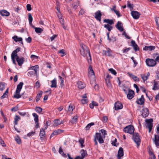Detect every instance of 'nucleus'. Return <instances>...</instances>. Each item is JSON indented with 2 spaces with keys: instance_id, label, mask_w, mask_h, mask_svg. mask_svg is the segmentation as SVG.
Returning a JSON list of instances; mask_svg holds the SVG:
<instances>
[{
  "instance_id": "4d7b16f0",
  "label": "nucleus",
  "mask_w": 159,
  "mask_h": 159,
  "mask_svg": "<svg viewBox=\"0 0 159 159\" xmlns=\"http://www.w3.org/2000/svg\"><path fill=\"white\" fill-rule=\"evenodd\" d=\"M31 69L34 71L35 69V70H37L39 69V66L38 65H36L34 66H33L31 67Z\"/></svg>"
},
{
  "instance_id": "9b49d317",
  "label": "nucleus",
  "mask_w": 159,
  "mask_h": 159,
  "mask_svg": "<svg viewBox=\"0 0 159 159\" xmlns=\"http://www.w3.org/2000/svg\"><path fill=\"white\" fill-rule=\"evenodd\" d=\"M124 155V151L123 148L120 147L119 148L118 152L117 157L118 159H121V158Z\"/></svg>"
},
{
  "instance_id": "2f4dec72",
  "label": "nucleus",
  "mask_w": 159,
  "mask_h": 159,
  "mask_svg": "<svg viewBox=\"0 0 159 159\" xmlns=\"http://www.w3.org/2000/svg\"><path fill=\"white\" fill-rule=\"evenodd\" d=\"M52 84L50 86L51 88H56L57 87V82L56 79H54L51 81Z\"/></svg>"
},
{
  "instance_id": "ea45409f",
  "label": "nucleus",
  "mask_w": 159,
  "mask_h": 159,
  "mask_svg": "<svg viewBox=\"0 0 159 159\" xmlns=\"http://www.w3.org/2000/svg\"><path fill=\"white\" fill-rule=\"evenodd\" d=\"M20 119V117L16 115L15 116V117L14 118V124L17 125L18 124V121L19 119Z\"/></svg>"
},
{
  "instance_id": "bf43d9fd",
  "label": "nucleus",
  "mask_w": 159,
  "mask_h": 159,
  "mask_svg": "<svg viewBox=\"0 0 159 159\" xmlns=\"http://www.w3.org/2000/svg\"><path fill=\"white\" fill-rule=\"evenodd\" d=\"M131 49V48H127L123 49L122 50L123 51V53H125L126 52H127L129 50H130Z\"/></svg>"
},
{
  "instance_id": "c03bdc74",
  "label": "nucleus",
  "mask_w": 159,
  "mask_h": 159,
  "mask_svg": "<svg viewBox=\"0 0 159 159\" xmlns=\"http://www.w3.org/2000/svg\"><path fill=\"white\" fill-rule=\"evenodd\" d=\"M104 27L107 29L109 31H111L112 29V27L109 24L105 25Z\"/></svg>"
},
{
  "instance_id": "6e6552de",
  "label": "nucleus",
  "mask_w": 159,
  "mask_h": 159,
  "mask_svg": "<svg viewBox=\"0 0 159 159\" xmlns=\"http://www.w3.org/2000/svg\"><path fill=\"white\" fill-rule=\"evenodd\" d=\"M16 60L19 66H21L25 61V58L24 57H20L17 55L16 57Z\"/></svg>"
},
{
  "instance_id": "f03ea898",
  "label": "nucleus",
  "mask_w": 159,
  "mask_h": 159,
  "mask_svg": "<svg viewBox=\"0 0 159 159\" xmlns=\"http://www.w3.org/2000/svg\"><path fill=\"white\" fill-rule=\"evenodd\" d=\"M99 131V133H96L94 139H103L105 138V136L107 135L106 130L101 129Z\"/></svg>"
},
{
  "instance_id": "bb28decb",
  "label": "nucleus",
  "mask_w": 159,
  "mask_h": 159,
  "mask_svg": "<svg viewBox=\"0 0 159 159\" xmlns=\"http://www.w3.org/2000/svg\"><path fill=\"white\" fill-rule=\"evenodd\" d=\"M12 39L16 42H20V41H22L23 39L22 38L18 37L16 35L12 37Z\"/></svg>"
},
{
  "instance_id": "9d476101",
  "label": "nucleus",
  "mask_w": 159,
  "mask_h": 159,
  "mask_svg": "<svg viewBox=\"0 0 159 159\" xmlns=\"http://www.w3.org/2000/svg\"><path fill=\"white\" fill-rule=\"evenodd\" d=\"M131 14L133 17L134 19H137L139 18L140 15L139 12L137 11H133L131 12Z\"/></svg>"
},
{
  "instance_id": "c85d7f7f",
  "label": "nucleus",
  "mask_w": 159,
  "mask_h": 159,
  "mask_svg": "<svg viewBox=\"0 0 159 159\" xmlns=\"http://www.w3.org/2000/svg\"><path fill=\"white\" fill-rule=\"evenodd\" d=\"M103 22L108 24L109 25H112L114 24V21L112 20L109 19H105L103 20Z\"/></svg>"
},
{
  "instance_id": "c9c22d12",
  "label": "nucleus",
  "mask_w": 159,
  "mask_h": 159,
  "mask_svg": "<svg viewBox=\"0 0 159 159\" xmlns=\"http://www.w3.org/2000/svg\"><path fill=\"white\" fill-rule=\"evenodd\" d=\"M45 132L43 129H41L39 133V136L40 138H43V136L45 135Z\"/></svg>"
},
{
  "instance_id": "5701e85b",
  "label": "nucleus",
  "mask_w": 159,
  "mask_h": 159,
  "mask_svg": "<svg viewBox=\"0 0 159 159\" xmlns=\"http://www.w3.org/2000/svg\"><path fill=\"white\" fill-rule=\"evenodd\" d=\"M20 91L17 90L16 91L13 97L16 98H19L23 96V94H21V95H20Z\"/></svg>"
},
{
  "instance_id": "6e6d98bb",
  "label": "nucleus",
  "mask_w": 159,
  "mask_h": 159,
  "mask_svg": "<svg viewBox=\"0 0 159 159\" xmlns=\"http://www.w3.org/2000/svg\"><path fill=\"white\" fill-rule=\"evenodd\" d=\"M153 142L157 147L159 146V140H154Z\"/></svg>"
},
{
  "instance_id": "4468645a",
  "label": "nucleus",
  "mask_w": 159,
  "mask_h": 159,
  "mask_svg": "<svg viewBox=\"0 0 159 159\" xmlns=\"http://www.w3.org/2000/svg\"><path fill=\"white\" fill-rule=\"evenodd\" d=\"M64 130L61 129H58L57 130H55L51 134L50 138H51L54 135H57L59 134H60L61 133L63 132Z\"/></svg>"
},
{
  "instance_id": "0e129e2a",
  "label": "nucleus",
  "mask_w": 159,
  "mask_h": 159,
  "mask_svg": "<svg viewBox=\"0 0 159 159\" xmlns=\"http://www.w3.org/2000/svg\"><path fill=\"white\" fill-rule=\"evenodd\" d=\"M27 9L28 11H30L32 10V8L31 7V5L29 4H28L26 5Z\"/></svg>"
},
{
  "instance_id": "c756f323",
  "label": "nucleus",
  "mask_w": 159,
  "mask_h": 159,
  "mask_svg": "<svg viewBox=\"0 0 159 159\" xmlns=\"http://www.w3.org/2000/svg\"><path fill=\"white\" fill-rule=\"evenodd\" d=\"M63 122L62 120L61 121H60L59 120H54V126H57L58 125H60L61 124H63Z\"/></svg>"
},
{
  "instance_id": "412c9836",
  "label": "nucleus",
  "mask_w": 159,
  "mask_h": 159,
  "mask_svg": "<svg viewBox=\"0 0 159 159\" xmlns=\"http://www.w3.org/2000/svg\"><path fill=\"white\" fill-rule=\"evenodd\" d=\"M155 47L154 46H146L144 47V48H143V49L146 51H152L154 50L155 49Z\"/></svg>"
},
{
  "instance_id": "5fc2aeb1",
  "label": "nucleus",
  "mask_w": 159,
  "mask_h": 159,
  "mask_svg": "<svg viewBox=\"0 0 159 159\" xmlns=\"http://www.w3.org/2000/svg\"><path fill=\"white\" fill-rule=\"evenodd\" d=\"M18 105H17L16 106L12 108L11 109V110L12 111H16L18 110Z\"/></svg>"
},
{
  "instance_id": "603ef678",
  "label": "nucleus",
  "mask_w": 159,
  "mask_h": 159,
  "mask_svg": "<svg viewBox=\"0 0 159 159\" xmlns=\"http://www.w3.org/2000/svg\"><path fill=\"white\" fill-rule=\"evenodd\" d=\"M59 53L61 54V57H63L66 55L64 49L61 50L58 52Z\"/></svg>"
},
{
  "instance_id": "4c0bfd02",
  "label": "nucleus",
  "mask_w": 159,
  "mask_h": 159,
  "mask_svg": "<svg viewBox=\"0 0 159 159\" xmlns=\"http://www.w3.org/2000/svg\"><path fill=\"white\" fill-rule=\"evenodd\" d=\"M59 153L60 154H61L62 156L64 157H66V154L64 153L63 152L62 149L61 147H60L59 149Z\"/></svg>"
},
{
  "instance_id": "a19ab883",
  "label": "nucleus",
  "mask_w": 159,
  "mask_h": 159,
  "mask_svg": "<svg viewBox=\"0 0 159 159\" xmlns=\"http://www.w3.org/2000/svg\"><path fill=\"white\" fill-rule=\"evenodd\" d=\"M75 108L74 106L72 105H70L68 107V111L72 113V112Z\"/></svg>"
},
{
  "instance_id": "49530a36",
  "label": "nucleus",
  "mask_w": 159,
  "mask_h": 159,
  "mask_svg": "<svg viewBox=\"0 0 159 159\" xmlns=\"http://www.w3.org/2000/svg\"><path fill=\"white\" fill-rule=\"evenodd\" d=\"M106 84L108 87H110L111 86V84L110 82V80L107 79H105Z\"/></svg>"
},
{
  "instance_id": "1a4fd4ad",
  "label": "nucleus",
  "mask_w": 159,
  "mask_h": 159,
  "mask_svg": "<svg viewBox=\"0 0 159 159\" xmlns=\"http://www.w3.org/2000/svg\"><path fill=\"white\" fill-rule=\"evenodd\" d=\"M127 95V98L129 99L130 100L134 97V92L133 90L129 89Z\"/></svg>"
},
{
  "instance_id": "37998d69",
  "label": "nucleus",
  "mask_w": 159,
  "mask_h": 159,
  "mask_svg": "<svg viewBox=\"0 0 159 159\" xmlns=\"http://www.w3.org/2000/svg\"><path fill=\"white\" fill-rule=\"evenodd\" d=\"M140 76L144 82L147 80L148 78V76L145 75H144L143 74H140Z\"/></svg>"
},
{
  "instance_id": "79ce46f5",
  "label": "nucleus",
  "mask_w": 159,
  "mask_h": 159,
  "mask_svg": "<svg viewBox=\"0 0 159 159\" xmlns=\"http://www.w3.org/2000/svg\"><path fill=\"white\" fill-rule=\"evenodd\" d=\"M35 110L37 113H40L42 111L43 109L41 107H36L35 108Z\"/></svg>"
},
{
  "instance_id": "de8ad7c7",
  "label": "nucleus",
  "mask_w": 159,
  "mask_h": 159,
  "mask_svg": "<svg viewBox=\"0 0 159 159\" xmlns=\"http://www.w3.org/2000/svg\"><path fill=\"white\" fill-rule=\"evenodd\" d=\"M134 141L137 144L138 148L141 142V140H134Z\"/></svg>"
},
{
  "instance_id": "0eeeda50",
  "label": "nucleus",
  "mask_w": 159,
  "mask_h": 159,
  "mask_svg": "<svg viewBox=\"0 0 159 159\" xmlns=\"http://www.w3.org/2000/svg\"><path fill=\"white\" fill-rule=\"evenodd\" d=\"M106 49V50H103L102 51V55L109 57H112V55L111 54V50L109 48H107Z\"/></svg>"
},
{
  "instance_id": "a211bd4d",
  "label": "nucleus",
  "mask_w": 159,
  "mask_h": 159,
  "mask_svg": "<svg viewBox=\"0 0 159 159\" xmlns=\"http://www.w3.org/2000/svg\"><path fill=\"white\" fill-rule=\"evenodd\" d=\"M152 57L154 59V61H156V63L157 62L159 63V54L157 53H154L152 55Z\"/></svg>"
},
{
  "instance_id": "4be33fe9",
  "label": "nucleus",
  "mask_w": 159,
  "mask_h": 159,
  "mask_svg": "<svg viewBox=\"0 0 159 159\" xmlns=\"http://www.w3.org/2000/svg\"><path fill=\"white\" fill-rule=\"evenodd\" d=\"M154 85L152 89L154 90H156L159 89V83H158V82L155 81V80H154Z\"/></svg>"
},
{
  "instance_id": "8fccbe9b",
  "label": "nucleus",
  "mask_w": 159,
  "mask_h": 159,
  "mask_svg": "<svg viewBox=\"0 0 159 159\" xmlns=\"http://www.w3.org/2000/svg\"><path fill=\"white\" fill-rule=\"evenodd\" d=\"M78 5L79 3L78 2H75L72 4L73 8L75 9H76L77 8Z\"/></svg>"
},
{
  "instance_id": "dca6fc26",
  "label": "nucleus",
  "mask_w": 159,
  "mask_h": 159,
  "mask_svg": "<svg viewBox=\"0 0 159 159\" xmlns=\"http://www.w3.org/2000/svg\"><path fill=\"white\" fill-rule=\"evenodd\" d=\"M149 114V110L148 108H144L143 110L142 116L143 117H147Z\"/></svg>"
},
{
  "instance_id": "6ab92c4d",
  "label": "nucleus",
  "mask_w": 159,
  "mask_h": 159,
  "mask_svg": "<svg viewBox=\"0 0 159 159\" xmlns=\"http://www.w3.org/2000/svg\"><path fill=\"white\" fill-rule=\"evenodd\" d=\"M78 88L80 89H82L85 88L86 84L84 82L80 81L78 82Z\"/></svg>"
},
{
  "instance_id": "aec40b11",
  "label": "nucleus",
  "mask_w": 159,
  "mask_h": 159,
  "mask_svg": "<svg viewBox=\"0 0 159 159\" xmlns=\"http://www.w3.org/2000/svg\"><path fill=\"white\" fill-rule=\"evenodd\" d=\"M131 43L132 46L133 47L135 51H139V48L137 44L134 41L132 40Z\"/></svg>"
},
{
  "instance_id": "f704fd0d",
  "label": "nucleus",
  "mask_w": 159,
  "mask_h": 159,
  "mask_svg": "<svg viewBox=\"0 0 159 159\" xmlns=\"http://www.w3.org/2000/svg\"><path fill=\"white\" fill-rule=\"evenodd\" d=\"M94 125V123L93 122H91L88 124L85 128V130H89L91 126L93 125Z\"/></svg>"
},
{
  "instance_id": "f257e3e1",
  "label": "nucleus",
  "mask_w": 159,
  "mask_h": 159,
  "mask_svg": "<svg viewBox=\"0 0 159 159\" xmlns=\"http://www.w3.org/2000/svg\"><path fill=\"white\" fill-rule=\"evenodd\" d=\"M81 47L80 49V54L84 57L86 56V53L85 52L88 53L89 54V57L90 60L91 61V58L90 51L89 48L85 45L83 44H81L80 45Z\"/></svg>"
},
{
  "instance_id": "a18cd8bd",
  "label": "nucleus",
  "mask_w": 159,
  "mask_h": 159,
  "mask_svg": "<svg viewBox=\"0 0 159 159\" xmlns=\"http://www.w3.org/2000/svg\"><path fill=\"white\" fill-rule=\"evenodd\" d=\"M78 120V117L77 116H74L72 120H71V122L72 123H74L77 122Z\"/></svg>"
},
{
  "instance_id": "20e7f679",
  "label": "nucleus",
  "mask_w": 159,
  "mask_h": 159,
  "mask_svg": "<svg viewBox=\"0 0 159 159\" xmlns=\"http://www.w3.org/2000/svg\"><path fill=\"white\" fill-rule=\"evenodd\" d=\"M124 131L125 133H128L130 134H132L134 132V128L133 125H129L125 127L124 129Z\"/></svg>"
},
{
  "instance_id": "774afa93",
  "label": "nucleus",
  "mask_w": 159,
  "mask_h": 159,
  "mask_svg": "<svg viewBox=\"0 0 159 159\" xmlns=\"http://www.w3.org/2000/svg\"><path fill=\"white\" fill-rule=\"evenodd\" d=\"M128 74L129 76L131 78H132L133 80L134 79L135 76V75H133V74L130 73H128Z\"/></svg>"
},
{
  "instance_id": "680f3d73",
  "label": "nucleus",
  "mask_w": 159,
  "mask_h": 159,
  "mask_svg": "<svg viewBox=\"0 0 159 159\" xmlns=\"http://www.w3.org/2000/svg\"><path fill=\"white\" fill-rule=\"evenodd\" d=\"M114 12L116 13V14L117 16L118 17H120L121 16L120 14V11L118 10H114Z\"/></svg>"
},
{
  "instance_id": "864d4df0",
  "label": "nucleus",
  "mask_w": 159,
  "mask_h": 159,
  "mask_svg": "<svg viewBox=\"0 0 159 159\" xmlns=\"http://www.w3.org/2000/svg\"><path fill=\"white\" fill-rule=\"evenodd\" d=\"M109 70L110 72H111V73L113 74V75H116V71H115V70H114L113 69H112V68H110V69H109Z\"/></svg>"
},
{
  "instance_id": "cd10ccee",
  "label": "nucleus",
  "mask_w": 159,
  "mask_h": 159,
  "mask_svg": "<svg viewBox=\"0 0 159 159\" xmlns=\"http://www.w3.org/2000/svg\"><path fill=\"white\" fill-rule=\"evenodd\" d=\"M23 84L24 83L23 82H20L17 86L16 90L20 92Z\"/></svg>"
},
{
  "instance_id": "3c124183",
  "label": "nucleus",
  "mask_w": 159,
  "mask_h": 159,
  "mask_svg": "<svg viewBox=\"0 0 159 159\" xmlns=\"http://www.w3.org/2000/svg\"><path fill=\"white\" fill-rule=\"evenodd\" d=\"M88 100L86 98H83L81 100V102L83 104H85L88 103Z\"/></svg>"
},
{
  "instance_id": "09e8293b",
  "label": "nucleus",
  "mask_w": 159,
  "mask_h": 159,
  "mask_svg": "<svg viewBox=\"0 0 159 159\" xmlns=\"http://www.w3.org/2000/svg\"><path fill=\"white\" fill-rule=\"evenodd\" d=\"M89 72H91L92 75H94V72L91 66H89Z\"/></svg>"
},
{
  "instance_id": "58836bf2",
  "label": "nucleus",
  "mask_w": 159,
  "mask_h": 159,
  "mask_svg": "<svg viewBox=\"0 0 159 159\" xmlns=\"http://www.w3.org/2000/svg\"><path fill=\"white\" fill-rule=\"evenodd\" d=\"M8 93V89H7L6 91L4 93L3 95L1 97V98L3 99L7 97V95Z\"/></svg>"
},
{
  "instance_id": "423d86ee",
  "label": "nucleus",
  "mask_w": 159,
  "mask_h": 159,
  "mask_svg": "<svg viewBox=\"0 0 159 159\" xmlns=\"http://www.w3.org/2000/svg\"><path fill=\"white\" fill-rule=\"evenodd\" d=\"M146 63L147 65L150 67H153L157 64L156 61L153 59H147L146 60Z\"/></svg>"
},
{
  "instance_id": "13d9d810",
  "label": "nucleus",
  "mask_w": 159,
  "mask_h": 159,
  "mask_svg": "<svg viewBox=\"0 0 159 159\" xmlns=\"http://www.w3.org/2000/svg\"><path fill=\"white\" fill-rule=\"evenodd\" d=\"M5 88L4 84L2 83H0V90H3Z\"/></svg>"
},
{
  "instance_id": "338daca9",
  "label": "nucleus",
  "mask_w": 159,
  "mask_h": 159,
  "mask_svg": "<svg viewBox=\"0 0 159 159\" xmlns=\"http://www.w3.org/2000/svg\"><path fill=\"white\" fill-rule=\"evenodd\" d=\"M84 12L85 11L83 9H81L79 12V15H82L84 13Z\"/></svg>"
},
{
  "instance_id": "7c9ffc66",
  "label": "nucleus",
  "mask_w": 159,
  "mask_h": 159,
  "mask_svg": "<svg viewBox=\"0 0 159 159\" xmlns=\"http://www.w3.org/2000/svg\"><path fill=\"white\" fill-rule=\"evenodd\" d=\"M28 20H29V24L30 26H33L32 24V21H33V17L32 16L31 14L29 13L28 14Z\"/></svg>"
},
{
  "instance_id": "72a5a7b5",
  "label": "nucleus",
  "mask_w": 159,
  "mask_h": 159,
  "mask_svg": "<svg viewBox=\"0 0 159 159\" xmlns=\"http://www.w3.org/2000/svg\"><path fill=\"white\" fill-rule=\"evenodd\" d=\"M42 91H40L39 93L37 94V95L36 97V101L37 102H38L40 100V98L42 96Z\"/></svg>"
},
{
  "instance_id": "f3484780",
  "label": "nucleus",
  "mask_w": 159,
  "mask_h": 159,
  "mask_svg": "<svg viewBox=\"0 0 159 159\" xmlns=\"http://www.w3.org/2000/svg\"><path fill=\"white\" fill-rule=\"evenodd\" d=\"M136 102L138 104L140 105L143 104L144 102V98L143 95H142L141 98L138 99Z\"/></svg>"
},
{
  "instance_id": "e433bc0d",
  "label": "nucleus",
  "mask_w": 159,
  "mask_h": 159,
  "mask_svg": "<svg viewBox=\"0 0 159 159\" xmlns=\"http://www.w3.org/2000/svg\"><path fill=\"white\" fill-rule=\"evenodd\" d=\"M33 116L34 117V120L35 122L37 123L38 121V116L35 113H33Z\"/></svg>"
},
{
  "instance_id": "7ed1b4c3",
  "label": "nucleus",
  "mask_w": 159,
  "mask_h": 159,
  "mask_svg": "<svg viewBox=\"0 0 159 159\" xmlns=\"http://www.w3.org/2000/svg\"><path fill=\"white\" fill-rule=\"evenodd\" d=\"M21 48L20 47L17 48L15 50H14L11 55V59L12 60L13 63L15 65H16L15 59L17 56V52L20 51Z\"/></svg>"
},
{
  "instance_id": "69168bd1",
  "label": "nucleus",
  "mask_w": 159,
  "mask_h": 159,
  "mask_svg": "<svg viewBox=\"0 0 159 159\" xmlns=\"http://www.w3.org/2000/svg\"><path fill=\"white\" fill-rule=\"evenodd\" d=\"M134 86L136 89V92L138 93L139 91V87L136 84H134Z\"/></svg>"
},
{
  "instance_id": "a878e982",
  "label": "nucleus",
  "mask_w": 159,
  "mask_h": 159,
  "mask_svg": "<svg viewBox=\"0 0 159 159\" xmlns=\"http://www.w3.org/2000/svg\"><path fill=\"white\" fill-rule=\"evenodd\" d=\"M32 27L34 29L35 32L37 34H40L43 31V30L41 28L39 27H35L33 25Z\"/></svg>"
},
{
  "instance_id": "2eb2a0df",
  "label": "nucleus",
  "mask_w": 159,
  "mask_h": 159,
  "mask_svg": "<svg viewBox=\"0 0 159 159\" xmlns=\"http://www.w3.org/2000/svg\"><path fill=\"white\" fill-rule=\"evenodd\" d=\"M116 28L120 32H122L123 31L124 29L123 26V25L121 22L118 21L117 22V24L116 25Z\"/></svg>"
},
{
  "instance_id": "473e14b6",
  "label": "nucleus",
  "mask_w": 159,
  "mask_h": 159,
  "mask_svg": "<svg viewBox=\"0 0 159 159\" xmlns=\"http://www.w3.org/2000/svg\"><path fill=\"white\" fill-rule=\"evenodd\" d=\"M80 153L81 154V157L83 158H84L87 155L86 151V150H84V149H82L81 150Z\"/></svg>"
},
{
  "instance_id": "f8f14e48",
  "label": "nucleus",
  "mask_w": 159,
  "mask_h": 159,
  "mask_svg": "<svg viewBox=\"0 0 159 159\" xmlns=\"http://www.w3.org/2000/svg\"><path fill=\"white\" fill-rule=\"evenodd\" d=\"M102 15L100 11H98L95 13V18L99 21H101Z\"/></svg>"
},
{
  "instance_id": "e2e57ef3",
  "label": "nucleus",
  "mask_w": 159,
  "mask_h": 159,
  "mask_svg": "<svg viewBox=\"0 0 159 159\" xmlns=\"http://www.w3.org/2000/svg\"><path fill=\"white\" fill-rule=\"evenodd\" d=\"M25 40L28 43H30L32 41V39L31 37H29L28 38L25 39Z\"/></svg>"
},
{
  "instance_id": "b1692460",
  "label": "nucleus",
  "mask_w": 159,
  "mask_h": 159,
  "mask_svg": "<svg viewBox=\"0 0 159 159\" xmlns=\"http://www.w3.org/2000/svg\"><path fill=\"white\" fill-rule=\"evenodd\" d=\"M0 13L1 15L3 16H8L10 15L8 11L4 10H2Z\"/></svg>"
},
{
  "instance_id": "052dcab7",
  "label": "nucleus",
  "mask_w": 159,
  "mask_h": 159,
  "mask_svg": "<svg viewBox=\"0 0 159 159\" xmlns=\"http://www.w3.org/2000/svg\"><path fill=\"white\" fill-rule=\"evenodd\" d=\"M79 142L82 147H84V140H79Z\"/></svg>"
},
{
  "instance_id": "39448f33",
  "label": "nucleus",
  "mask_w": 159,
  "mask_h": 159,
  "mask_svg": "<svg viewBox=\"0 0 159 159\" xmlns=\"http://www.w3.org/2000/svg\"><path fill=\"white\" fill-rule=\"evenodd\" d=\"M153 119H146L145 121L147 125L146 127L149 129V132H151L153 126Z\"/></svg>"
},
{
  "instance_id": "393cba45",
  "label": "nucleus",
  "mask_w": 159,
  "mask_h": 159,
  "mask_svg": "<svg viewBox=\"0 0 159 159\" xmlns=\"http://www.w3.org/2000/svg\"><path fill=\"white\" fill-rule=\"evenodd\" d=\"M132 134V139H140V136L138 133L134 132Z\"/></svg>"
},
{
  "instance_id": "ddd939ff",
  "label": "nucleus",
  "mask_w": 159,
  "mask_h": 159,
  "mask_svg": "<svg viewBox=\"0 0 159 159\" xmlns=\"http://www.w3.org/2000/svg\"><path fill=\"white\" fill-rule=\"evenodd\" d=\"M123 108L122 104L119 102H116L115 104V109L116 110H118L122 109Z\"/></svg>"
}]
</instances>
